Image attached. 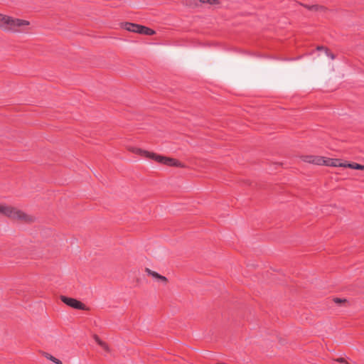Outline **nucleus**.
<instances>
[{"mask_svg":"<svg viewBox=\"0 0 364 364\" xmlns=\"http://www.w3.org/2000/svg\"><path fill=\"white\" fill-rule=\"evenodd\" d=\"M129 150L137 155L152 159L159 164L166 165L168 166L180 168L186 167L184 164L174 158L159 155L154 152H150L149 151L141 149L140 148L132 147Z\"/></svg>","mask_w":364,"mask_h":364,"instance_id":"f257e3e1","label":"nucleus"},{"mask_svg":"<svg viewBox=\"0 0 364 364\" xmlns=\"http://www.w3.org/2000/svg\"><path fill=\"white\" fill-rule=\"evenodd\" d=\"M30 22L26 20L14 18L13 17L0 14V28L4 31L17 32V28L28 26Z\"/></svg>","mask_w":364,"mask_h":364,"instance_id":"f03ea898","label":"nucleus"},{"mask_svg":"<svg viewBox=\"0 0 364 364\" xmlns=\"http://www.w3.org/2000/svg\"><path fill=\"white\" fill-rule=\"evenodd\" d=\"M0 213L12 219L30 221L28 215L11 206L0 205Z\"/></svg>","mask_w":364,"mask_h":364,"instance_id":"7ed1b4c3","label":"nucleus"},{"mask_svg":"<svg viewBox=\"0 0 364 364\" xmlns=\"http://www.w3.org/2000/svg\"><path fill=\"white\" fill-rule=\"evenodd\" d=\"M121 27L128 31L144 34L146 36H153L156 31L149 27L130 22H124L121 23Z\"/></svg>","mask_w":364,"mask_h":364,"instance_id":"20e7f679","label":"nucleus"},{"mask_svg":"<svg viewBox=\"0 0 364 364\" xmlns=\"http://www.w3.org/2000/svg\"><path fill=\"white\" fill-rule=\"evenodd\" d=\"M60 299L63 303L74 309L90 311L89 307L77 299L61 295Z\"/></svg>","mask_w":364,"mask_h":364,"instance_id":"39448f33","label":"nucleus"},{"mask_svg":"<svg viewBox=\"0 0 364 364\" xmlns=\"http://www.w3.org/2000/svg\"><path fill=\"white\" fill-rule=\"evenodd\" d=\"M304 161L316 165H323L325 163L324 157L319 156H304Z\"/></svg>","mask_w":364,"mask_h":364,"instance_id":"423d86ee","label":"nucleus"},{"mask_svg":"<svg viewBox=\"0 0 364 364\" xmlns=\"http://www.w3.org/2000/svg\"><path fill=\"white\" fill-rule=\"evenodd\" d=\"M145 272L147 273V274L149 276H151L152 277H154L156 280H158L159 282H163L165 284H166L168 283V279L166 277H164L163 275H161L158 272H154V271L150 269L149 268L146 267L145 268Z\"/></svg>","mask_w":364,"mask_h":364,"instance_id":"0eeeda50","label":"nucleus"},{"mask_svg":"<svg viewBox=\"0 0 364 364\" xmlns=\"http://www.w3.org/2000/svg\"><path fill=\"white\" fill-rule=\"evenodd\" d=\"M324 161H325V163H323L324 166H332V167H343L344 163H342L341 159L324 157Z\"/></svg>","mask_w":364,"mask_h":364,"instance_id":"6e6552de","label":"nucleus"},{"mask_svg":"<svg viewBox=\"0 0 364 364\" xmlns=\"http://www.w3.org/2000/svg\"><path fill=\"white\" fill-rule=\"evenodd\" d=\"M93 338L95 339V341L99 346H100L102 348H103V349L105 350H106L107 352L110 351V349H109L108 345L105 341H102L97 335L95 334L93 336Z\"/></svg>","mask_w":364,"mask_h":364,"instance_id":"1a4fd4ad","label":"nucleus"},{"mask_svg":"<svg viewBox=\"0 0 364 364\" xmlns=\"http://www.w3.org/2000/svg\"><path fill=\"white\" fill-rule=\"evenodd\" d=\"M326 10H327L326 7L321 6V5H318V4L311 5V7L309 8V11H313L325 12Z\"/></svg>","mask_w":364,"mask_h":364,"instance_id":"9d476101","label":"nucleus"},{"mask_svg":"<svg viewBox=\"0 0 364 364\" xmlns=\"http://www.w3.org/2000/svg\"><path fill=\"white\" fill-rule=\"evenodd\" d=\"M333 301L339 306H345L348 304V301L346 299L335 297Z\"/></svg>","mask_w":364,"mask_h":364,"instance_id":"9b49d317","label":"nucleus"},{"mask_svg":"<svg viewBox=\"0 0 364 364\" xmlns=\"http://www.w3.org/2000/svg\"><path fill=\"white\" fill-rule=\"evenodd\" d=\"M43 354H44L45 357H46L47 359H48V360H50L53 361V363H55V364H63L61 360H60L59 359H58V358H55V357H54V356H53L52 355H50V354H49V353H43Z\"/></svg>","mask_w":364,"mask_h":364,"instance_id":"f8f14e48","label":"nucleus"},{"mask_svg":"<svg viewBox=\"0 0 364 364\" xmlns=\"http://www.w3.org/2000/svg\"><path fill=\"white\" fill-rule=\"evenodd\" d=\"M358 165L359 164L355 162H346L344 163L343 167L358 170Z\"/></svg>","mask_w":364,"mask_h":364,"instance_id":"ddd939ff","label":"nucleus"},{"mask_svg":"<svg viewBox=\"0 0 364 364\" xmlns=\"http://www.w3.org/2000/svg\"><path fill=\"white\" fill-rule=\"evenodd\" d=\"M200 2L203 4H209L210 5L218 4L220 3L219 0H199Z\"/></svg>","mask_w":364,"mask_h":364,"instance_id":"4468645a","label":"nucleus"},{"mask_svg":"<svg viewBox=\"0 0 364 364\" xmlns=\"http://www.w3.org/2000/svg\"><path fill=\"white\" fill-rule=\"evenodd\" d=\"M325 52L328 56H329L332 60L336 58V55L331 52V50L328 48H325Z\"/></svg>","mask_w":364,"mask_h":364,"instance_id":"2eb2a0df","label":"nucleus"},{"mask_svg":"<svg viewBox=\"0 0 364 364\" xmlns=\"http://www.w3.org/2000/svg\"><path fill=\"white\" fill-rule=\"evenodd\" d=\"M335 361L340 363H343V364H345L347 362L344 358H336V359H335Z\"/></svg>","mask_w":364,"mask_h":364,"instance_id":"dca6fc26","label":"nucleus"},{"mask_svg":"<svg viewBox=\"0 0 364 364\" xmlns=\"http://www.w3.org/2000/svg\"><path fill=\"white\" fill-rule=\"evenodd\" d=\"M325 48L326 47H324V46H317L316 50H325Z\"/></svg>","mask_w":364,"mask_h":364,"instance_id":"f3484780","label":"nucleus"},{"mask_svg":"<svg viewBox=\"0 0 364 364\" xmlns=\"http://www.w3.org/2000/svg\"><path fill=\"white\" fill-rule=\"evenodd\" d=\"M358 170L363 171L364 170V165H362V164H359V165L358 166Z\"/></svg>","mask_w":364,"mask_h":364,"instance_id":"a211bd4d","label":"nucleus"},{"mask_svg":"<svg viewBox=\"0 0 364 364\" xmlns=\"http://www.w3.org/2000/svg\"><path fill=\"white\" fill-rule=\"evenodd\" d=\"M304 8L307 9L308 10H309V8L311 7V5H308V4H301Z\"/></svg>","mask_w":364,"mask_h":364,"instance_id":"6ab92c4d","label":"nucleus"},{"mask_svg":"<svg viewBox=\"0 0 364 364\" xmlns=\"http://www.w3.org/2000/svg\"><path fill=\"white\" fill-rule=\"evenodd\" d=\"M345 364H350L348 362H346Z\"/></svg>","mask_w":364,"mask_h":364,"instance_id":"aec40b11","label":"nucleus"}]
</instances>
